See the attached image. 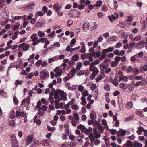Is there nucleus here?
<instances>
[{
  "label": "nucleus",
  "mask_w": 147,
  "mask_h": 147,
  "mask_svg": "<svg viewBox=\"0 0 147 147\" xmlns=\"http://www.w3.org/2000/svg\"><path fill=\"white\" fill-rule=\"evenodd\" d=\"M36 107L38 108V111L37 113L40 116H43L45 113L44 111H43V109H42L41 106L37 105Z\"/></svg>",
  "instance_id": "nucleus-9"
},
{
  "label": "nucleus",
  "mask_w": 147,
  "mask_h": 147,
  "mask_svg": "<svg viewBox=\"0 0 147 147\" xmlns=\"http://www.w3.org/2000/svg\"><path fill=\"white\" fill-rule=\"evenodd\" d=\"M133 69L132 67L131 66H129L127 68V73H130L133 71Z\"/></svg>",
  "instance_id": "nucleus-57"
},
{
  "label": "nucleus",
  "mask_w": 147,
  "mask_h": 147,
  "mask_svg": "<svg viewBox=\"0 0 147 147\" xmlns=\"http://www.w3.org/2000/svg\"><path fill=\"white\" fill-rule=\"evenodd\" d=\"M119 15L117 13H116V16L114 14H112L111 16L109 15L108 16V18L110 21L113 22L114 20H115L118 18Z\"/></svg>",
  "instance_id": "nucleus-8"
},
{
  "label": "nucleus",
  "mask_w": 147,
  "mask_h": 147,
  "mask_svg": "<svg viewBox=\"0 0 147 147\" xmlns=\"http://www.w3.org/2000/svg\"><path fill=\"white\" fill-rule=\"evenodd\" d=\"M44 25L43 23H41L40 22H38L35 24V26L37 28H39L42 27Z\"/></svg>",
  "instance_id": "nucleus-47"
},
{
  "label": "nucleus",
  "mask_w": 147,
  "mask_h": 147,
  "mask_svg": "<svg viewBox=\"0 0 147 147\" xmlns=\"http://www.w3.org/2000/svg\"><path fill=\"white\" fill-rule=\"evenodd\" d=\"M90 88L92 90L94 91L96 89V85L95 84L92 83L90 86Z\"/></svg>",
  "instance_id": "nucleus-38"
},
{
  "label": "nucleus",
  "mask_w": 147,
  "mask_h": 147,
  "mask_svg": "<svg viewBox=\"0 0 147 147\" xmlns=\"http://www.w3.org/2000/svg\"><path fill=\"white\" fill-rule=\"evenodd\" d=\"M133 104L131 102H128L126 105V107L128 109H130L132 108Z\"/></svg>",
  "instance_id": "nucleus-40"
},
{
  "label": "nucleus",
  "mask_w": 147,
  "mask_h": 147,
  "mask_svg": "<svg viewBox=\"0 0 147 147\" xmlns=\"http://www.w3.org/2000/svg\"><path fill=\"white\" fill-rule=\"evenodd\" d=\"M38 36L39 37H42L44 36L45 33L41 31H39L37 32Z\"/></svg>",
  "instance_id": "nucleus-41"
},
{
  "label": "nucleus",
  "mask_w": 147,
  "mask_h": 147,
  "mask_svg": "<svg viewBox=\"0 0 147 147\" xmlns=\"http://www.w3.org/2000/svg\"><path fill=\"white\" fill-rule=\"evenodd\" d=\"M73 115L74 116L75 118L74 119L76 121L77 123H79V115L75 111L73 113Z\"/></svg>",
  "instance_id": "nucleus-16"
},
{
  "label": "nucleus",
  "mask_w": 147,
  "mask_h": 147,
  "mask_svg": "<svg viewBox=\"0 0 147 147\" xmlns=\"http://www.w3.org/2000/svg\"><path fill=\"white\" fill-rule=\"evenodd\" d=\"M134 117V115H131V116H129L128 117L126 118L125 119V120L126 121H129L131 120V119H133V118Z\"/></svg>",
  "instance_id": "nucleus-64"
},
{
  "label": "nucleus",
  "mask_w": 147,
  "mask_h": 147,
  "mask_svg": "<svg viewBox=\"0 0 147 147\" xmlns=\"http://www.w3.org/2000/svg\"><path fill=\"white\" fill-rule=\"evenodd\" d=\"M30 38L32 39V41H36L37 39H38V37L37 36V34L34 33L31 36Z\"/></svg>",
  "instance_id": "nucleus-20"
},
{
  "label": "nucleus",
  "mask_w": 147,
  "mask_h": 147,
  "mask_svg": "<svg viewBox=\"0 0 147 147\" xmlns=\"http://www.w3.org/2000/svg\"><path fill=\"white\" fill-rule=\"evenodd\" d=\"M66 96V93L59 90H57V92L54 94V98L57 100L65 101L67 100Z\"/></svg>",
  "instance_id": "nucleus-1"
},
{
  "label": "nucleus",
  "mask_w": 147,
  "mask_h": 147,
  "mask_svg": "<svg viewBox=\"0 0 147 147\" xmlns=\"http://www.w3.org/2000/svg\"><path fill=\"white\" fill-rule=\"evenodd\" d=\"M109 66L108 64H105L104 65H102L101 67V69L102 71L105 70Z\"/></svg>",
  "instance_id": "nucleus-42"
},
{
  "label": "nucleus",
  "mask_w": 147,
  "mask_h": 147,
  "mask_svg": "<svg viewBox=\"0 0 147 147\" xmlns=\"http://www.w3.org/2000/svg\"><path fill=\"white\" fill-rule=\"evenodd\" d=\"M90 117L91 119L94 120L97 118L96 113L94 111H92L90 115Z\"/></svg>",
  "instance_id": "nucleus-24"
},
{
  "label": "nucleus",
  "mask_w": 147,
  "mask_h": 147,
  "mask_svg": "<svg viewBox=\"0 0 147 147\" xmlns=\"http://www.w3.org/2000/svg\"><path fill=\"white\" fill-rule=\"evenodd\" d=\"M56 73L55 74V76L57 77L60 76L62 73V70L60 69L59 67H57L53 70Z\"/></svg>",
  "instance_id": "nucleus-4"
},
{
  "label": "nucleus",
  "mask_w": 147,
  "mask_h": 147,
  "mask_svg": "<svg viewBox=\"0 0 147 147\" xmlns=\"http://www.w3.org/2000/svg\"><path fill=\"white\" fill-rule=\"evenodd\" d=\"M110 63L111 67H112L117 66L118 64L115 61H111L110 62Z\"/></svg>",
  "instance_id": "nucleus-39"
},
{
  "label": "nucleus",
  "mask_w": 147,
  "mask_h": 147,
  "mask_svg": "<svg viewBox=\"0 0 147 147\" xmlns=\"http://www.w3.org/2000/svg\"><path fill=\"white\" fill-rule=\"evenodd\" d=\"M48 10L47 8L45 6H44L42 8V10L43 12V13L45 14L47 12Z\"/></svg>",
  "instance_id": "nucleus-53"
},
{
  "label": "nucleus",
  "mask_w": 147,
  "mask_h": 147,
  "mask_svg": "<svg viewBox=\"0 0 147 147\" xmlns=\"http://www.w3.org/2000/svg\"><path fill=\"white\" fill-rule=\"evenodd\" d=\"M126 132L125 130L120 129L117 132V135L118 136H123L125 135Z\"/></svg>",
  "instance_id": "nucleus-19"
},
{
  "label": "nucleus",
  "mask_w": 147,
  "mask_h": 147,
  "mask_svg": "<svg viewBox=\"0 0 147 147\" xmlns=\"http://www.w3.org/2000/svg\"><path fill=\"white\" fill-rule=\"evenodd\" d=\"M138 130L136 131L137 134L139 135H140L142 134V132H143L144 130V128L140 126L138 127Z\"/></svg>",
  "instance_id": "nucleus-18"
},
{
  "label": "nucleus",
  "mask_w": 147,
  "mask_h": 147,
  "mask_svg": "<svg viewBox=\"0 0 147 147\" xmlns=\"http://www.w3.org/2000/svg\"><path fill=\"white\" fill-rule=\"evenodd\" d=\"M76 71V69L75 68H73L70 71V73L72 75V77L75 74Z\"/></svg>",
  "instance_id": "nucleus-61"
},
{
  "label": "nucleus",
  "mask_w": 147,
  "mask_h": 147,
  "mask_svg": "<svg viewBox=\"0 0 147 147\" xmlns=\"http://www.w3.org/2000/svg\"><path fill=\"white\" fill-rule=\"evenodd\" d=\"M22 83V80H16L15 81V85H16V87H17L18 85H21Z\"/></svg>",
  "instance_id": "nucleus-36"
},
{
  "label": "nucleus",
  "mask_w": 147,
  "mask_h": 147,
  "mask_svg": "<svg viewBox=\"0 0 147 147\" xmlns=\"http://www.w3.org/2000/svg\"><path fill=\"white\" fill-rule=\"evenodd\" d=\"M82 65V63L81 62H79L77 64L76 66V69H77L79 70L81 69Z\"/></svg>",
  "instance_id": "nucleus-43"
},
{
  "label": "nucleus",
  "mask_w": 147,
  "mask_h": 147,
  "mask_svg": "<svg viewBox=\"0 0 147 147\" xmlns=\"http://www.w3.org/2000/svg\"><path fill=\"white\" fill-rule=\"evenodd\" d=\"M49 75L48 72L46 70H44L40 72V76L41 79H45L49 76Z\"/></svg>",
  "instance_id": "nucleus-3"
},
{
  "label": "nucleus",
  "mask_w": 147,
  "mask_h": 147,
  "mask_svg": "<svg viewBox=\"0 0 147 147\" xmlns=\"http://www.w3.org/2000/svg\"><path fill=\"white\" fill-rule=\"evenodd\" d=\"M51 142L50 139H45L42 140L41 144L42 145L44 146H49L50 145V143Z\"/></svg>",
  "instance_id": "nucleus-7"
},
{
  "label": "nucleus",
  "mask_w": 147,
  "mask_h": 147,
  "mask_svg": "<svg viewBox=\"0 0 147 147\" xmlns=\"http://www.w3.org/2000/svg\"><path fill=\"white\" fill-rule=\"evenodd\" d=\"M11 143H13L16 142H17L16 137V136L14 134H12L11 135Z\"/></svg>",
  "instance_id": "nucleus-35"
},
{
  "label": "nucleus",
  "mask_w": 147,
  "mask_h": 147,
  "mask_svg": "<svg viewBox=\"0 0 147 147\" xmlns=\"http://www.w3.org/2000/svg\"><path fill=\"white\" fill-rule=\"evenodd\" d=\"M81 14L80 12L74 9L70 10L68 13L69 16L71 18L79 17Z\"/></svg>",
  "instance_id": "nucleus-2"
},
{
  "label": "nucleus",
  "mask_w": 147,
  "mask_h": 147,
  "mask_svg": "<svg viewBox=\"0 0 147 147\" xmlns=\"http://www.w3.org/2000/svg\"><path fill=\"white\" fill-rule=\"evenodd\" d=\"M90 26L89 23L88 22H85L83 25V28L84 31L88 30Z\"/></svg>",
  "instance_id": "nucleus-13"
},
{
  "label": "nucleus",
  "mask_w": 147,
  "mask_h": 147,
  "mask_svg": "<svg viewBox=\"0 0 147 147\" xmlns=\"http://www.w3.org/2000/svg\"><path fill=\"white\" fill-rule=\"evenodd\" d=\"M120 80H122L124 82H126L128 80V78L126 76H121L119 77Z\"/></svg>",
  "instance_id": "nucleus-33"
},
{
  "label": "nucleus",
  "mask_w": 147,
  "mask_h": 147,
  "mask_svg": "<svg viewBox=\"0 0 147 147\" xmlns=\"http://www.w3.org/2000/svg\"><path fill=\"white\" fill-rule=\"evenodd\" d=\"M30 98L29 96H28L26 99H24L22 101V105H25V103L28 104L30 102Z\"/></svg>",
  "instance_id": "nucleus-17"
},
{
  "label": "nucleus",
  "mask_w": 147,
  "mask_h": 147,
  "mask_svg": "<svg viewBox=\"0 0 147 147\" xmlns=\"http://www.w3.org/2000/svg\"><path fill=\"white\" fill-rule=\"evenodd\" d=\"M76 142L74 141H71L70 142L69 146L71 147H74L76 145Z\"/></svg>",
  "instance_id": "nucleus-54"
},
{
  "label": "nucleus",
  "mask_w": 147,
  "mask_h": 147,
  "mask_svg": "<svg viewBox=\"0 0 147 147\" xmlns=\"http://www.w3.org/2000/svg\"><path fill=\"white\" fill-rule=\"evenodd\" d=\"M100 62V61L98 59L95 60L93 62H92L90 63V65H95L98 64Z\"/></svg>",
  "instance_id": "nucleus-48"
},
{
  "label": "nucleus",
  "mask_w": 147,
  "mask_h": 147,
  "mask_svg": "<svg viewBox=\"0 0 147 147\" xmlns=\"http://www.w3.org/2000/svg\"><path fill=\"white\" fill-rule=\"evenodd\" d=\"M89 53L86 54V58L88 59L91 56H95V52L94 51V49L93 48H91L89 50Z\"/></svg>",
  "instance_id": "nucleus-5"
},
{
  "label": "nucleus",
  "mask_w": 147,
  "mask_h": 147,
  "mask_svg": "<svg viewBox=\"0 0 147 147\" xmlns=\"http://www.w3.org/2000/svg\"><path fill=\"white\" fill-rule=\"evenodd\" d=\"M43 14L44 13H43L42 11H39L36 13L35 14V16H36V17L38 16H41L43 15Z\"/></svg>",
  "instance_id": "nucleus-45"
},
{
  "label": "nucleus",
  "mask_w": 147,
  "mask_h": 147,
  "mask_svg": "<svg viewBox=\"0 0 147 147\" xmlns=\"http://www.w3.org/2000/svg\"><path fill=\"white\" fill-rule=\"evenodd\" d=\"M98 26L97 24L94 22H91L90 23V28L92 30L95 29Z\"/></svg>",
  "instance_id": "nucleus-21"
},
{
  "label": "nucleus",
  "mask_w": 147,
  "mask_h": 147,
  "mask_svg": "<svg viewBox=\"0 0 147 147\" xmlns=\"http://www.w3.org/2000/svg\"><path fill=\"white\" fill-rule=\"evenodd\" d=\"M53 8L56 12L58 11H59V10L62 8L61 6L59 7L56 4H54L53 5Z\"/></svg>",
  "instance_id": "nucleus-30"
},
{
  "label": "nucleus",
  "mask_w": 147,
  "mask_h": 147,
  "mask_svg": "<svg viewBox=\"0 0 147 147\" xmlns=\"http://www.w3.org/2000/svg\"><path fill=\"white\" fill-rule=\"evenodd\" d=\"M97 49V51H96L94 49V51L95 52V55L98 57H100L101 55V53L100 51L101 49V47L100 46H98L96 48V50Z\"/></svg>",
  "instance_id": "nucleus-11"
},
{
  "label": "nucleus",
  "mask_w": 147,
  "mask_h": 147,
  "mask_svg": "<svg viewBox=\"0 0 147 147\" xmlns=\"http://www.w3.org/2000/svg\"><path fill=\"white\" fill-rule=\"evenodd\" d=\"M133 146L132 142L128 140L127 141L126 143L123 146V147H132Z\"/></svg>",
  "instance_id": "nucleus-14"
},
{
  "label": "nucleus",
  "mask_w": 147,
  "mask_h": 147,
  "mask_svg": "<svg viewBox=\"0 0 147 147\" xmlns=\"http://www.w3.org/2000/svg\"><path fill=\"white\" fill-rule=\"evenodd\" d=\"M133 71L134 74L135 75L138 74L139 73V69L137 68H135L133 69Z\"/></svg>",
  "instance_id": "nucleus-50"
},
{
  "label": "nucleus",
  "mask_w": 147,
  "mask_h": 147,
  "mask_svg": "<svg viewBox=\"0 0 147 147\" xmlns=\"http://www.w3.org/2000/svg\"><path fill=\"white\" fill-rule=\"evenodd\" d=\"M102 123L107 129L109 130V129L108 125L107 123V121L105 119H104L102 120Z\"/></svg>",
  "instance_id": "nucleus-27"
},
{
  "label": "nucleus",
  "mask_w": 147,
  "mask_h": 147,
  "mask_svg": "<svg viewBox=\"0 0 147 147\" xmlns=\"http://www.w3.org/2000/svg\"><path fill=\"white\" fill-rule=\"evenodd\" d=\"M106 52H103V50H102L101 52V55L100 56V57L99 58V59L100 60H102L106 57L107 56V55L106 54Z\"/></svg>",
  "instance_id": "nucleus-29"
},
{
  "label": "nucleus",
  "mask_w": 147,
  "mask_h": 147,
  "mask_svg": "<svg viewBox=\"0 0 147 147\" xmlns=\"http://www.w3.org/2000/svg\"><path fill=\"white\" fill-rule=\"evenodd\" d=\"M79 57L77 54H75L72 57V58L71 59V62L76 61L79 59Z\"/></svg>",
  "instance_id": "nucleus-26"
},
{
  "label": "nucleus",
  "mask_w": 147,
  "mask_h": 147,
  "mask_svg": "<svg viewBox=\"0 0 147 147\" xmlns=\"http://www.w3.org/2000/svg\"><path fill=\"white\" fill-rule=\"evenodd\" d=\"M82 95L83 96L85 97L87 96L88 95V92L86 90L84 91L83 92H82Z\"/></svg>",
  "instance_id": "nucleus-49"
},
{
  "label": "nucleus",
  "mask_w": 147,
  "mask_h": 147,
  "mask_svg": "<svg viewBox=\"0 0 147 147\" xmlns=\"http://www.w3.org/2000/svg\"><path fill=\"white\" fill-rule=\"evenodd\" d=\"M72 86L76 88L77 87L78 90L80 92H82L84 90V87L82 85H80L77 86L73 85Z\"/></svg>",
  "instance_id": "nucleus-12"
},
{
  "label": "nucleus",
  "mask_w": 147,
  "mask_h": 147,
  "mask_svg": "<svg viewBox=\"0 0 147 147\" xmlns=\"http://www.w3.org/2000/svg\"><path fill=\"white\" fill-rule=\"evenodd\" d=\"M98 129L100 131V133H103L104 132V129L103 127L101 125H99L98 127Z\"/></svg>",
  "instance_id": "nucleus-51"
},
{
  "label": "nucleus",
  "mask_w": 147,
  "mask_h": 147,
  "mask_svg": "<svg viewBox=\"0 0 147 147\" xmlns=\"http://www.w3.org/2000/svg\"><path fill=\"white\" fill-rule=\"evenodd\" d=\"M89 70L90 71H93V73H94V74H97L99 72V70L98 68L95 66L92 65H90Z\"/></svg>",
  "instance_id": "nucleus-6"
},
{
  "label": "nucleus",
  "mask_w": 147,
  "mask_h": 147,
  "mask_svg": "<svg viewBox=\"0 0 147 147\" xmlns=\"http://www.w3.org/2000/svg\"><path fill=\"white\" fill-rule=\"evenodd\" d=\"M122 45V44L121 43L118 42L115 45V47L116 48H119Z\"/></svg>",
  "instance_id": "nucleus-59"
},
{
  "label": "nucleus",
  "mask_w": 147,
  "mask_h": 147,
  "mask_svg": "<svg viewBox=\"0 0 147 147\" xmlns=\"http://www.w3.org/2000/svg\"><path fill=\"white\" fill-rule=\"evenodd\" d=\"M120 88H122L123 89L125 90L127 88L128 86L127 85H125L123 83H121L119 85Z\"/></svg>",
  "instance_id": "nucleus-32"
},
{
  "label": "nucleus",
  "mask_w": 147,
  "mask_h": 147,
  "mask_svg": "<svg viewBox=\"0 0 147 147\" xmlns=\"http://www.w3.org/2000/svg\"><path fill=\"white\" fill-rule=\"evenodd\" d=\"M86 128V127L84 125H83L82 124H80L77 127V128L78 129H80L81 131L83 133H84V131Z\"/></svg>",
  "instance_id": "nucleus-25"
},
{
  "label": "nucleus",
  "mask_w": 147,
  "mask_h": 147,
  "mask_svg": "<svg viewBox=\"0 0 147 147\" xmlns=\"http://www.w3.org/2000/svg\"><path fill=\"white\" fill-rule=\"evenodd\" d=\"M12 147H18V142H16L13 143H11Z\"/></svg>",
  "instance_id": "nucleus-63"
},
{
  "label": "nucleus",
  "mask_w": 147,
  "mask_h": 147,
  "mask_svg": "<svg viewBox=\"0 0 147 147\" xmlns=\"http://www.w3.org/2000/svg\"><path fill=\"white\" fill-rule=\"evenodd\" d=\"M71 108L73 110L77 111L79 110V107L77 105L74 104L71 106Z\"/></svg>",
  "instance_id": "nucleus-44"
},
{
  "label": "nucleus",
  "mask_w": 147,
  "mask_h": 147,
  "mask_svg": "<svg viewBox=\"0 0 147 147\" xmlns=\"http://www.w3.org/2000/svg\"><path fill=\"white\" fill-rule=\"evenodd\" d=\"M133 145L134 147H142L143 146L142 144L137 142H134Z\"/></svg>",
  "instance_id": "nucleus-37"
},
{
  "label": "nucleus",
  "mask_w": 147,
  "mask_h": 147,
  "mask_svg": "<svg viewBox=\"0 0 147 147\" xmlns=\"http://www.w3.org/2000/svg\"><path fill=\"white\" fill-rule=\"evenodd\" d=\"M114 47H111L107 49H103V52H106V53L111 52L114 50Z\"/></svg>",
  "instance_id": "nucleus-23"
},
{
  "label": "nucleus",
  "mask_w": 147,
  "mask_h": 147,
  "mask_svg": "<svg viewBox=\"0 0 147 147\" xmlns=\"http://www.w3.org/2000/svg\"><path fill=\"white\" fill-rule=\"evenodd\" d=\"M81 99L82 100L81 104L83 105H85L87 102L86 100L85 97L84 96H82L81 98Z\"/></svg>",
  "instance_id": "nucleus-34"
},
{
  "label": "nucleus",
  "mask_w": 147,
  "mask_h": 147,
  "mask_svg": "<svg viewBox=\"0 0 147 147\" xmlns=\"http://www.w3.org/2000/svg\"><path fill=\"white\" fill-rule=\"evenodd\" d=\"M102 2L101 0L97 1L96 3L94 5V7H100L102 4Z\"/></svg>",
  "instance_id": "nucleus-28"
},
{
  "label": "nucleus",
  "mask_w": 147,
  "mask_h": 147,
  "mask_svg": "<svg viewBox=\"0 0 147 147\" xmlns=\"http://www.w3.org/2000/svg\"><path fill=\"white\" fill-rule=\"evenodd\" d=\"M115 61L117 63H118V62L121 60V57L119 56H116L115 58Z\"/></svg>",
  "instance_id": "nucleus-56"
},
{
  "label": "nucleus",
  "mask_w": 147,
  "mask_h": 147,
  "mask_svg": "<svg viewBox=\"0 0 147 147\" xmlns=\"http://www.w3.org/2000/svg\"><path fill=\"white\" fill-rule=\"evenodd\" d=\"M141 39V36L140 35H138L134 37L133 41H138L140 40Z\"/></svg>",
  "instance_id": "nucleus-46"
},
{
  "label": "nucleus",
  "mask_w": 147,
  "mask_h": 147,
  "mask_svg": "<svg viewBox=\"0 0 147 147\" xmlns=\"http://www.w3.org/2000/svg\"><path fill=\"white\" fill-rule=\"evenodd\" d=\"M33 139V138L31 136H29L26 138V142L25 143V145L26 146H27L32 141Z\"/></svg>",
  "instance_id": "nucleus-10"
},
{
  "label": "nucleus",
  "mask_w": 147,
  "mask_h": 147,
  "mask_svg": "<svg viewBox=\"0 0 147 147\" xmlns=\"http://www.w3.org/2000/svg\"><path fill=\"white\" fill-rule=\"evenodd\" d=\"M85 7V5L83 4H79L78 5V8L79 10L83 9Z\"/></svg>",
  "instance_id": "nucleus-60"
},
{
  "label": "nucleus",
  "mask_w": 147,
  "mask_h": 147,
  "mask_svg": "<svg viewBox=\"0 0 147 147\" xmlns=\"http://www.w3.org/2000/svg\"><path fill=\"white\" fill-rule=\"evenodd\" d=\"M83 64L85 66H87L90 64V63L89 61L88 60H85V61L83 63Z\"/></svg>",
  "instance_id": "nucleus-58"
},
{
  "label": "nucleus",
  "mask_w": 147,
  "mask_h": 147,
  "mask_svg": "<svg viewBox=\"0 0 147 147\" xmlns=\"http://www.w3.org/2000/svg\"><path fill=\"white\" fill-rule=\"evenodd\" d=\"M104 89L107 91H110V88L109 85L107 84L105 85L104 86Z\"/></svg>",
  "instance_id": "nucleus-55"
},
{
  "label": "nucleus",
  "mask_w": 147,
  "mask_h": 147,
  "mask_svg": "<svg viewBox=\"0 0 147 147\" xmlns=\"http://www.w3.org/2000/svg\"><path fill=\"white\" fill-rule=\"evenodd\" d=\"M105 76V74L102 73L98 75L97 78L96 79V81L97 82H98L102 79Z\"/></svg>",
  "instance_id": "nucleus-22"
},
{
  "label": "nucleus",
  "mask_w": 147,
  "mask_h": 147,
  "mask_svg": "<svg viewBox=\"0 0 147 147\" xmlns=\"http://www.w3.org/2000/svg\"><path fill=\"white\" fill-rule=\"evenodd\" d=\"M57 59L56 57V56L53 57L51 58H49L48 59L49 63H51L55 61H57Z\"/></svg>",
  "instance_id": "nucleus-31"
},
{
  "label": "nucleus",
  "mask_w": 147,
  "mask_h": 147,
  "mask_svg": "<svg viewBox=\"0 0 147 147\" xmlns=\"http://www.w3.org/2000/svg\"><path fill=\"white\" fill-rule=\"evenodd\" d=\"M92 131V129L91 127H89L88 128H85L84 131V133L86 135H88L90 133H91Z\"/></svg>",
  "instance_id": "nucleus-15"
},
{
  "label": "nucleus",
  "mask_w": 147,
  "mask_h": 147,
  "mask_svg": "<svg viewBox=\"0 0 147 147\" xmlns=\"http://www.w3.org/2000/svg\"><path fill=\"white\" fill-rule=\"evenodd\" d=\"M110 133L112 135H114L117 133V131L115 129H110L109 130Z\"/></svg>",
  "instance_id": "nucleus-52"
},
{
  "label": "nucleus",
  "mask_w": 147,
  "mask_h": 147,
  "mask_svg": "<svg viewBox=\"0 0 147 147\" xmlns=\"http://www.w3.org/2000/svg\"><path fill=\"white\" fill-rule=\"evenodd\" d=\"M42 60H38L36 63L35 65L36 66H38L41 64V65Z\"/></svg>",
  "instance_id": "nucleus-62"
}]
</instances>
